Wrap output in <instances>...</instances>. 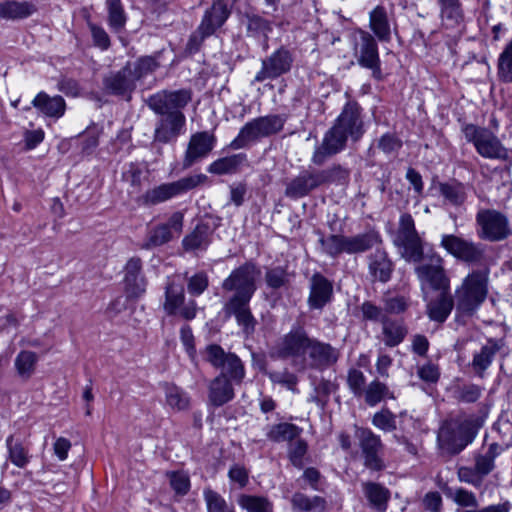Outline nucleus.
<instances>
[{
	"mask_svg": "<svg viewBox=\"0 0 512 512\" xmlns=\"http://www.w3.org/2000/svg\"><path fill=\"white\" fill-rule=\"evenodd\" d=\"M292 506L295 510L300 512H310L314 510H323L326 501L324 498L314 496L312 498L306 496L303 493H295L291 499Z\"/></svg>",
	"mask_w": 512,
	"mask_h": 512,
	"instance_id": "obj_48",
	"label": "nucleus"
},
{
	"mask_svg": "<svg viewBox=\"0 0 512 512\" xmlns=\"http://www.w3.org/2000/svg\"><path fill=\"white\" fill-rule=\"evenodd\" d=\"M243 160L244 156L242 154L224 157L212 162L208 167V171L218 175L231 173L243 162Z\"/></svg>",
	"mask_w": 512,
	"mask_h": 512,
	"instance_id": "obj_51",
	"label": "nucleus"
},
{
	"mask_svg": "<svg viewBox=\"0 0 512 512\" xmlns=\"http://www.w3.org/2000/svg\"><path fill=\"white\" fill-rule=\"evenodd\" d=\"M9 460L18 468H24L29 463L28 450L21 440L10 435L6 439Z\"/></svg>",
	"mask_w": 512,
	"mask_h": 512,
	"instance_id": "obj_44",
	"label": "nucleus"
},
{
	"mask_svg": "<svg viewBox=\"0 0 512 512\" xmlns=\"http://www.w3.org/2000/svg\"><path fill=\"white\" fill-rule=\"evenodd\" d=\"M162 116L155 128V140L167 143L183 132L186 118L181 111L158 113Z\"/></svg>",
	"mask_w": 512,
	"mask_h": 512,
	"instance_id": "obj_21",
	"label": "nucleus"
},
{
	"mask_svg": "<svg viewBox=\"0 0 512 512\" xmlns=\"http://www.w3.org/2000/svg\"><path fill=\"white\" fill-rule=\"evenodd\" d=\"M35 10V6L27 1H0V18L5 20L24 19L31 16Z\"/></svg>",
	"mask_w": 512,
	"mask_h": 512,
	"instance_id": "obj_34",
	"label": "nucleus"
},
{
	"mask_svg": "<svg viewBox=\"0 0 512 512\" xmlns=\"http://www.w3.org/2000/svg\"><path fill=\"white\" fill-rule=\"evenodd\" d=\"M206 181V175L196 174L181 178L175 182L164 183L148 190L144 195V201L148 204H158L182 195Z\"/></svg>",
	"mask_w": 512,
	"mask_h": 512,
	"instance_id": "obj_10",
	"label": "nucleus"
},
{
	"mask_svg": "<svg viewBox=\"0 0 512 512\" xmlns=\"http://www.w3.org/2000/svg\"><path fill=\"white\" fill-rule=\"evenodd\" d=\"M476 221L480 228L479 235L484 239L499 241L510 233L506 216L496 210H480L477 213Z\"/></svg>",
	"mask_w": 512,
	"mask_h": 512,
	"instance_id": "obj_13",
	"label": "nucleus"
},
{
	"mask_svg": "<svg viewBox=\"0 0 512 512\" xmlns=\"http://www.w3.org/2000/svg\"><path fill=\"white\" fill-rule=\"evenodd\" d=\"M37 363L38 355L35 352L23 350L16 356L14 366L18 375L22 379L28 380L34 374Z\"/></svg>",
	"mask_w": 512,
	"mask_h": 512,
	"instance_id": "obj_42",
	"label": "nucleus"
},
{
	"mask_svg": "<svg viewBox=\"0 0 512 512\" xmlns=\"http://www.w3.org/2000/svg\"><path fill=\"white\" fill-rule=\"evenodd\" d=\"M284 123L285 119L279 115H268L253 119L240 130L238 136L232 142V146L239 149L249 142L275 134L283 128Z\"/></svg>",
	"mask_w": 512,
	"mask_h": 512,
	"instance_id": "obj_7",
	"label": "nucleus"
},
{
	"mask_svg": "<svg viewBox=\"0 0 512 512\" xmlns=\"http://www.w3.org/2000/svg\"><path fill=\"white\" fill-rule=\"evenodd\" d=\"M452 500L461 507H470L472 509L478 508V500L476 495L463 488H457L451 495Z\"/></svg>",
	"mask_w": 512,
	"mask_h": 512,
	"instance_id": "obj_59",
	"label": "nucleus"
},
{
	"mask_svg": "<svg viewBox=\"0 0 512 512\" xmlns=\"http://www.w3.org/2000/svg\"><path fill=\"white\" fill-rule=\"evenodd\" d=\"M251 299H229L225 304L224 310L228 315H234L239 326L247 335L255 331L257 320L251 313L249 302Z\"/></svg>",
	"mask_w": 512,
	"mask_h": 512,
	"instance_id": "obj_27",
	"label": "nucleus"
},
{
	"mask_svg": "<svg viewBox=\"0 0 512 512\" xmlns=\"http://www.w3.org/2000/svg\"><path fill=\"white\" fill-rule=\"evenodd\" d=\"M441 17L452 23H458L462 18L461 4L459 0H438Z\"/></svg>",
	"mask_w": 512,
	"mask_h": 512,
	"instance_id": "obj_53",
	"label": "nucleus"
},
{
	"mask_svg": "<svg viewBox=\"0 0 512 512\" xmlns=\"http://www.w3.org/2000/svg\"><path fill=\"white\" fill-rule=\"evenodd\" d=\"M228 477L230 481L237 484L239 488H244L249 482V472L240 464H234L230 467Z\"/></svg>",
	"mask_w": 512,
	"mask_h": 512,
	"instance_id": "obj_64",
	"label": "nucleus"
},
{
	"mask_svg": "<svg viewBox=\"0 0 512 512\" xmlns=\"http://www.w3.org/2000/svg\"><path fill=\"white\" fill-rule=\"evenodd\" d=\"M170 485L176 494L186 495L190 489V479L182 472H171L169 474Z\"/></svg>",
	"mask_w": 512,
	"mask_h": 512,
	"instance_id": "obj_62",
	"label": "nucleus"
},
{
	"mask_svg": "<svg viewBox=\"0 0 512 512\" xmlns=\"http://www.w3.org/2000/svg\"><path fill=\"white\" fill-rule=\"evenodd\" d=\"M502 451L503 447L494 442L489 445L484 454H479L475 457L474 467L483 478L494 469V460Z\"/></svg>",
	"mask_w": 512,
	"mask_h": 512,
	"instance_id": "obj_41",
	"label": "nucleus"
},
{
	"mask_svg": "<svg viewBox=\"0 0 512 512\" xmlns=\"http://www.w3.org/2000/svg\"><path fill=\"white\" fill-rule=\"evenodd\" d=\"M504 343L501 339L489 338L479 351L473 354L470 364L472 371L479 378H484L487 369L493 363L496 354L502 349Z\"/></svg>",
	"mask_w": 512,
	"mask_h": 512,
	"instance_id": "obj_25",
	"label": "nucleus"
},
{
	"mask_svg": "<svg viewBox=\"0 0 512 512\" xmlns=\"http://www.w3.org/2000/svg\"><path fill=\"white\" fill-rule=\"evenodd\" d=\"M347 383L355 396H362L364 392L365 376L358 369H351L348 372Z\"/></svg>",
	"mask_w": 512,
	"mask_h": 512,
	"instance_id": "obj_63",
	"label": "nucleus"
},
{
	"mask_svg": "<svg viewBox=\"0 0 512 512\" xmlns=\"http://www.w3.org/2000/svg\"><path fill=\"white\" fill-rule=\"evenodd\" d=\"M108 20L110 27L118 32L126 24V14L120 0H107Z\"/></svg>",
	"mask_w": 512,
	"mask_h": 512,
	"instance_id": "obj_50",
	"label": "nucleus"
},
{
	"mask_svg": "<svg viewBox=\"0 0 512 512\" xmlns=\"http://www.w3.org/2000/svg\"><path fill=\"white\" fill-rule=\"evenodd\" d=\"M268 376L273 383L282 385L293 393L298 392V377L287 369L283 371H271Z\"/></svg>",
	"mask_w": 512,
	"mask_h": 512,
	"instance_id": "obj_54",
	"label": "nucleus"
},
{
	"mask_svg": "<svg viewBox=\"0 0 512 512\" xmlns=\"http://www.w3.org/2000/svg\"><path fill=\"white\" fill-rule=\"evenodd\" d=\"M208 227L198 225L189 235L183 239V247L187 253L202 252L209 245Z\"/></svg>",
	"mask_w": 512,
	"mask_h": 512,
	"instance_id": "obj_40",
	"label": "nucleus"
},
{
	"mask_svg": "<svg viewBox=\"0 0 512 512\" xmlns=\"http://www.w3.org/2000/svg\"><path fill=\"white\" fill-rule=\"evenodd\" d=\"M328 171L308 172L305 171L294 178L286 187L285 194L290 198H301L306 196L313 189L329 181Z\"/></svg>",
	"mask_w": 512,
	"mask_h": 512,
	"instance_id": "obj_17",
	"label": "nucleus"
},
{
	"mask_svg": "<svg viewBox=\"0 0 512 512\" xmlns=\"http://www.w3.org/2000/svg\"><path fill=\"white\" fill-rule=\"evenodd\" d=\"M498 77L501 81L512 82V40L506 45L498 57Z\"/></svg>",
	"mask_w": 512,
	"mask_h": 512,
	"instance_id": "obj_49",
	"label": "nucleus"
},
{
	"mask_svg": "<svg viewBox=\"0 0 512 512\" xmlns=\"http://www.w3.org/2000/svg\"><path fill=\"white\" fill-rule=\"evenodd\" d=\"M260 275V270L251 262L233 270L228 278L222 284L226 291H235L230 299H251L256 291V280Z\"/></svg>",
	"mask_w": 512,
	"mask_h": 512,
	"instance_id": "obj_8",
	"label": "nucleus"
},
{
	"mask_svg": "<svg viewBox=\"0 0 512 512\" xmlns=\"http://www.w3.org/2000/svg\"><path fill=\"white\" fill-rule=\"evenodd\" d=\"M205 358L214 368L220 369L219 375H224L235 384H240L245 377L242 360L234 353L225 352L218 344H210L205 349Z\"/></svg>",
	"mask_w": 512,
	"mask_h": 512,
	"instance_id": "obj_5",
	"label": "nucleus"
},
{
	"mask_svg": "<svg viewBox=\"0 0 512 512\" xmlns=\"http://www.w3.org/2000/svg\"><path fill=\"white\" fill-rule=\"evenodd\" d=\"M465 139L474 144L476 151L487 159L508 158V150L490 130L468 124L463 128Z\"/></svg>",
	"mask_w": 512,
	"mask_h": 512,
	"instance_id": "obj_4",
	"label": "nucleus"
},
{
	"mask_svg": "<svg viewBox=\"0 0 512 512\" xmlns=\"http://www.w3.org/2000/svg\"><path fill=\"white\" fill-rule=\"evenodd\" d=\"M191 100V92L186 89L177 91H161L151 96L149 107L155 113L181 111Z\"/></svg>",
	"mask_w": 512,
	"mask_h": 512,
	"instance_id": "obj_16",
	"label": "nucleus"
},
{
	"mask_svg": "<svg viewBox=\"0 0 512 512\" xmlns=\"http://www.w3.org/2000/svg\"><path fill=\"white\" fill-rule=\"evenodd\" d=\"M363 395L366 404L371 407L376 406L386 396L394 398V396L389 393V388L387 385L380 382L379 380H373L371 383H369L368 386L364 389Z\"/></svg>",
	"mask_w": 512,
	"mask_h": 512,
	"instance_id": "obj_47",
	"label": "nucleus"
},
{
	"mask_svg": "<svg viewBox=\"0 0 512 512\" xmlns=\"http://www.w3.org/2000/svg\"><path fill=\"white\" fill-rule=\"evenodd\" d=\"M292 57L285 49L275 51L270 57L263 60L261 70L256 74L255 80L262 82L274 79L288 72L291 68Z\"/></svg>",
	"mask_w": 512,
	"mask_h": 512,
	"instance_id": "obj_20",
	"label": "nucleus"
},
{
	"mask_svg": "<svg viewBox=\"0 0 512 512\" xmlns=\"http://www.w3.org/2000/svg\"><path fill=\"white\" fill-rule=\"evenodd\" d=\"M356 437L363 457V465L371 471H382L385 463L381 457L383 443L379 435L371 429L358 428Z\"/></svg>",
	"mask_w": 512,
	"mask_h": 512,
	"instance_id": "obj_12",
	"label": "nucleus"
},
{
	"mask_svg": "<svg viewBox=\"0 0 512 512\" xmlns=\"http://www.w3.org/2000/svg\"><path fill=\"white\" fill-rule=\"evenodd\" d=\"M215 139L208 132H198L191 136L185 157L183 160V166L189 168L196 161L206 157L214 147Z\"/></svg>",
	"mask_w": 512,
	"mask_h": 512,
	"instance_id": "obj_26",
	"label": "nucleus"
},
{
	"mask_svg": "<svg viewBox=\"0 0 512 512\" xmlns=\"http://www.w3.org/2000/svg\"><path fill=\"white\" fill-rule=\"evenodd\" d=\"M302 433V428L292 423H279L269 425L266 428V437L269 441L275 443L292 442Z\"/></svg>",
	"mask_w": 512,
	"mask_h": 512,
	"instance_id": "obj_37",
	"label": "nucleus"
},
{
	"mask_svg": "<svg viewBox=\"0 0 512 512\" xmlns=\"http://www.w3.org/2000/svg\"><path fill=\"white\" fill-rule=\"evenodd\" d=\"M203 496L207 512H236L232 505H229L218 492L212 489H205Z\"/></svg>",
	"mask_w": 512,
	"mask_h": 512,
	"instance_id": "obj_52",
	"label": "nucleus"
},
{
	"mask_svg": "<svg viewBox=\"0 0 512 512\" xmlns=\"http://www.w3.org/2000/svg\"><path fill=\"white\" fill-rule=\"evenodd\" d=\"M160 55L144 56L126 64V71H131L136 82L152 74L160 66Z\"/></svg>",
	"mask_w": 512,
	"mask_h": 512,
	"instance_id": "obj_39",
	"label": "nucleus"
},
{
	"mask_svg": "<svg viewBox=\"0 0 512 512\" xmlns=\"http://www.w3.org/2000/svg\"><path fill=\"white\" fill-rule=\"evenodd\" d=\"M140 258H130L125 266L124 289L128 299H138L146 292L147 280L142 274Z\"/></svg>",
	"mask_w": 512,
	"mask_h": 512,
	"instance_id": "obj_19",
	"label": "nucleus"
},
{
	"mask_svg": "<svg viewBox=\"0 0 512 512\" xmlns=\"http://www.w3.org/2000/svg\"><path fill=\"white\" fill-rule=\"evenodd\" d=\"M319 242L324 248V252L328 254L362 253L378 244L379 238L376 233H367L355 237H344L332 235L327 239L319 238Z\"/></svg>",
	"mask_w": 512,
	"mask_h": 512,
	"instance_id": "obj_9",
	"label": "nucleus"
},
{
	"mask_svg": "<svg viewBox=\"0 0 512 512\" xmlns=\"http://www.w3.org/2000/svg\"><path fill=\"white\" fill-rule=\"evenodd\" d=\"M415 272L421 282L422 289L428 286L438 292L450 290V278L442 265L441 258H438L435 263L418 265Z\"/></svg>",
	"mask_w": 512,
	"mask_h": 512,
	"instance_id": "obj_15",
	"label": "nucleus"
},
{
	"mask_svg": "<svg viewBox=\"0 0 512 512\" xmlns=\"http://www.w3.org/2000/svg\"><path fill=\"white\" fill-rule=\"evenodd\" d=\"M454 307V299L450 290L439 292L438 296L430 300L426 306V313L430 320L443 323L449 317Z\"/></svg>",
	"mask_w": 512,
	"mask_h": 512,
	"instance_id": "obj_29",
	"label": "nucleus"
},
{
	"mask_svg": "<svg viewBox=\"0 0 512 512\" xmlns=\"http://www.w3.org/2000/svg\"><path fill=\"white\" fill-rule=\"evenodd\" d=\"M399 238L409 256H423L424 249L415 232L414 220L409 214L400 217Z\"/></svg>",
	"mask_w": 512,
	"mask_h": 512,
	"instance_id": "obj_28",
	"label": "nucleus"
},
{
	"mask_svg": "<svg viewBox=\"0 0 512 512\" xmlns=\"http://www.w3.org/2000/svg\"><path fill=\"white\" fill-rule=\"evenodd\" d=\"M362 489L369 504L379 512H385L390 499V491L380 483L368 481L362 483Z\"/></svg>",
	"mask_w": 512,
	"mask_h": 512,
	"instance_id": "obj_33",
	"label": "nucleus"
},
{
	"mask_svg": "<svg viewBox=\"0 0 512 512\" xmlns=\"http://www.w3.org/2000/svg\"><path fill=\"white\" fill-rule=\"evenodd\" d=\"M371 273L382 282L390 278L392 263L389 258H376L369 265Z\"/></svg>",
	"mask_w": 512,
	"mask_h": 512,
	"instance_id": "obj_57",
	"label": "nucleus"
},
{
	"mask_svg": "<svg viewBox=\"0 0 512 512\" xmlns=\"http://www.w3.org/2000/svg\"><path fill=\"white\" fill-rule=\"evenodd\" d=\"M185 291L184 286L174 279H169L165 286V300L163 309L167 315L173 316L177 313L185 320H192L196 317L197 306L194 300H190L184 305Z\"/></svg>",
	"mask_w": 512,
	"mask_h": 512,
	"instance_id": "obj_11",
	"label": "nucleus"
},
{
	"mask_svg": "<svg viewBox=\"0 0 512 512\" xmlns=\"http://www.w3.org/2000/svg\"><path fill=\"white\" fill-rule=\"evenodd\" d=\"M372 424L384 432L394 431L397 427L396 415L389 409H382L373 415Z\"/></svg>",
	"mask_w": 512,
	"mask_h": 512,
	"instance_id": "obj_55",
	"label": "nucleus"
},
{
	"mask_svg": "<svg viewBox=\"0 0 512 512\" xmlns=\"http://www.w3.org/2000/svg\"><path fill=\"white\" fill-rule=\"evenodd\" d=\"M382 334L384 344L388 347H395L406 337L407 328L402 321L387 318L383 320Z\"/></svg>",
	"mask_w": 512,
	"mask_h": 512,
	"instance_id": "obj_38",
	"label": "nucleus"
},
{
	"mask_svg": "<svg viewBox=\"0 0 512 512\" xmlns=\"http://www.w3.org/2000/svg\"><path fill=\"white\" fill-rule=\"evenodd\" d=\"M484 419L475 414L459 415L444 420L437 433V444L444 453L454 456L476 438Z\"/></svg>",
	"mask_w": 512,
	"mask_h": 512,
	"instance_id": "obj_2",
	"label": "nucleus"
},
{
	"mask_svg": "<svg viewBox=\"0 0 512 512\" xmlns=\"http://www.w3.org/2000/svg\"><path fill=\"white\" fill-rule=\"evenodd\" d=\"M369 27L379 41L389 42L391 28L387 12L383 6L375 7L369 14Z\"/></svg>",
	"mask_w": 512,
	"mask_h": 512,
	"instance_id": "obj_35",
	"label": "nucleus"
},
{
	"mask_svg": "<svg viewBox=\"0 0 512 512\" xmlns=\"http://www.w3.org/2000/svg\"><path fill=\"white\" fill-rule=\"evenodd\" d=\"M33 106L48 117L60 118L65 112V101L61 96L50 97L45 92H40L32 101Z\"/></svg>",
	"mask_w": 512,
	"mask_h": 512,
	"instance_id": "obj_32",
	"label": "nucleus"
},
{
	"mask_svg": "<svg viewBox=\"0 0 512 512\" xmlns=\"http://www.w3.org/2000/svg\"><path fill=\"white\" fill-rule=\"evenodd\" d=\"M105 89L112 94L124 95L136 87V80L131 71H126V65L118 72L112 73L104 79Z\"/></svg>",
	"mask_w": 512,
	"mask_h": 512,
	"instance_id": "obj_31",
	"label": "nucleus"
},
{
	"mask_svg": "<svg viewBox=\"0 0 512 512\" xmlns=\"http://www.w3.org/2000/svg\"><path fill=\"white\" fill-rule=\"evenodd\" d=\"M311 368L323 370L335 364L339 358V352L328 343L312 339L309 342L307 351Z\"/></svg>",
	"mask_w": 512,
	"mask_h": 512,
	"instance_id": "obj_24",
	"label": "nucleus"
},
{
	"mask_svg": "<svg viewBox=\"0 0 512 512\" xmlns=\"http://www.w3.org/2000/svg\"><path fill=\"white\" fill-rule=\"evenodd\" d=\"M441 246L452 256H477L480 254L472 242L455 235H443Z\"/></svg>",
	"mask_w": 512,
	"mask_h": 512,
	"instance_id": "obj_36",
	"label": "nucleus"
},
{
	"mask_svg": "<svg viewBox=\"0 0 512 512\" xmlns=\"http://www.w3.org/2000/svg\"><path fill=\"white\" fill-rule=\"evenodd\" d=\"M360 310L362 312L363 319L367 321L381 322V324H383V320L388 318L383 313L382 308L374 305L370 301L363 302L360 307Z\"/></svg>",
	"mask_w": 512,
	"mask_h": 512,
	"instance_id": "obj_61",
	"label": "nucleus"
},
{
	"mask_svg": "<svg viewBox=\"0 0 512 512\" xmlns=\"http://www.w3.org/2000/svg\"><path fill=\"white\" fill-rule=\"evenodd\" d=\"M487 296V278L482 272H473L455 290L456 309L459 313L472 315Z\"/></svg>",
	"mask_w": 512,
	"mask_h": 512,
	"instance_id": "obj_3",
	"label": "nucleus"
},
{
	"mask_svg": "<svg viewBox=\"0 0 512 512\" xmlns=\"http://www.w3.org/2000/svg\"><path fill=\"white\" fill-rule=\"evenodd\" d=\"M238 505L247 512H272V503L268 498L258 495L240 494Z\"/></svg>",
	"mask_w": 512,
	"mask_h": 512,
	"instance_id": "obj_45",
	"label": "nucleus"
},
{
	"mask_svg": "<svg viewBox=\"0 0 512 512\" xmlns=\"http://www.w3.org/2000/svg\"><path fill=\"white\" fill-rule=\"evenodd\" d=\"M165 398L167 405L175 411H185L190 407V397L180 387L173 384H165Z\"/></svg>",
	"mask_w": 512,
	"mask_h": 512,
	"instance_id": "obj_43",
	"label": "nucleus"
},
{
	"mask_svg": "<svg viewBox=\"0 0 512 512\" xmlns=\"http://www.w3.org/2000/svg\"><path fill=\"white\" fill-rule=\"evenodd\" d=\"M232 383L224 375H218L210 382L208 398L213 406H223L234 398Z\"/></svg>",
	"mask_w": 512,
	"mask_h": 512,
	"instance_id": "obj_30",
	"label": "nucleus"
},
{
	"mask_svg": "<svg viewBox=\"0 0 512 512\" xmlns=\"http://www.w3.org/2000/svg\"><path fill=\"white\" fill-rule=\"evenodd\" d=\"M311 338L308 337L304 328L298 326L285 334L276 345V353L279 358H292L293 365L298 369L306 368L304 354L307 351Z\"/></svg>",
	"mask_w": 512,
	"mask_h": 512,
	"instance_id": "obj_6",
	"label": "nucleus"
},
{
	"mask_svg": "<svg viewBox=\"0 0 512 512\" xmlns=\"http://www.w3.org/2000/svg\"><path fill=\"white\" fill-rule=\"evenodd\" d=\"M267 285L272 289H279L285 286L288 281V274L283 268L277 267L269 269L265 274Z\"/></svg>",
	"mask_w": 512,
	"mask_h": 512,
	"instance_id": "obj_60",
	"label": "nucleus"
},
{
	"mask_svg": "<svg viewBox=\"0 0 512 512\" xmlns=\"http://www.w3.org/2000/svg\"><path fill=\"white\" fill-rule=\"evenodd\" d=\"M308 445L300 436L291 443L289 448V458L291 463L298 468L303 466V457L307 453Z\"/></svg>",
	"mask_w": 512,
	"mask_h": 512,
	"instance_id": "obj_58",
	"label": "nucleus"
},
{
	"mask_svg": "<svg viewBox=\"0 0 512 512\" xmlns=\"http://www.w3.org/2000/svg\"><path fill=\"white\" fill-rule=\"evenodd\" d=\"M359 35L360 41L354 47L357 61L360 66L370 69L376 79H380L382 73L377 43L373 36L366 31H359Z\"/></svg>",
	"mask_w": 512,
	"mask_h": 512,
	"instance_id": "obj_14",
	"label": "nucleus"
},
{
	"mask_svg": "<svg viewBox=\"0 0 512 512\" xmlns=\"http://www.w3.org/2000/svg\"><path fill=\"white\" fill-rule=\"evenodd\" d=\"M184 215L182 212H174L164 224L156 226L149 234L145 247H157L170 241L174 234H180L183 228Z\"/></svg>",
	"mask_w": 512,
	"mask_h": 512,
	"instance_id": "obj_23",
	"label": "nucleus"
},
{
	"mask_svg": "<svg viewBox=\"0 0 512 512\" xmlns=\"http://www.w3.org/2000/svg\"><path fill=\"white\" fill-rule=\"evenodd\" d=\"M364 132L360 108L357 104L348 103L333 127L326 133L322 145L316 149L313 161L316 164H321L327 156L341 151L349 138L358 141Z\"/></svg>",
	"mask_w": 512,
	"mask_h": 512,
	"instance_id": "obj_1",
	"label": "nucleus"
},
{
	"mask_svg": "<svg viewBox=\"0 0 512 512\" xmlns=\"http://www.w3.org/2000/svg\"><path fill=\"white\" fill-rule=\"evenodd\" d=\"M439 190L441 195L455 206L463 204L467 198L466 187L458 182L441 183Z\"/></svg>",
	"mask_w": 512,
	"mask_h": 512,
	"instance_id": "obj_46",
	"label": "nucleus"
},
{
	"mask_svg": "<svg viewBox=\"0 0 512 512\" xmlns=\"http://www.w3.org/2000/svg\"><path fill=\"white\" fill-rule=\"evenodd\" d=\"M308 306L313 310H322L332 300L333 285L320 273H314L309 281Z\"/></svg>",
	"mask_w": 512,
	"mask_h": 512,
	"instance_id": "obj_22",
	"label": "nucleus"
},
{
	"mask_svg": "<svg viewBox=\"0 0 512 512\" xmlns=\"http://www.w3.org/2000/svg\"><path fill=\"white\" fill-rule=\"evenodd\" d=\"M337 386L330 380L322 379L315 387V396H312L311 401L320 406H325L329 400L330 395L336 391Z\"/></svg>",
	"mask_w": 512,
	"mask_h": 512,
	"instance_id": "obj_56",
	"label": "nucleus"
},
{
	"mask_svg": "<svg viewBox=\"0 0 512 512\" xmlns=\"http://www.w3.org/2000/svg\"><path fill=\"white\" fill-rule=\"evenodd\" d=\"M234 0H214L213 5L203 17L198 32L204 38L213 34L216 29L221 27L230 14Z\"/></svg>",
	"mask_w": 512,
	"mask_h": 512,
	"instance_id": "obj_18",
	"label": "nucleus"
}]
</instances>
